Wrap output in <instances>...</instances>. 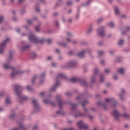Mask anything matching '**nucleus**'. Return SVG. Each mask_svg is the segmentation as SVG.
<instances>
[{
    "label": "nucleus",
    "instance_id": "864d4df0",
    "mask_svg": "<svg viewBox=\"0 0 130 130\" xmlns=\"http://www.w3.org/2000/svg\"><path fill=\"white\" fill-rule=\"evenodd\" d=\"M79 17H80V12H79L77 13L76 16L75 17V19L76 20H78V19H79Z\"/></svg>",
    "mask_w": 130,
    "mask_h": 130
},
{
    "label": "nucleus",
    "instance_id": "bf43d9fd",
    "mask_svg": "<svg viewBox=\"0 0 130 130\" xmlns=\"http://www.w3.org/2000/svg\"><path fill=\"white\" fill-rule=\"evenodd\" d=\"M111 71L109 69H106L105 70V73H106V74H109V73H110Z\"/></svg>",
    "mask_w": 130,
    "mask_h": 130
},
{
    "label": "nucleus",
    "instance_id": "5fc2aeb1",
    "mask_svg": "<svg viewBox=\"0 0 130 130\" xmlns=\"http://www.w3.org/2000/svg\"><path fill=\"white\" fill-rule=\"evenodd\" d=\"M98 46H103L104 45V44L103 43V42H100L98 43Z\"/></svg>",
    "mask_w": 130,
    "mask_h": 130
},
{
    "label": "nucleus",
    "instance_id": "4be33fe9",
    "mask_svg": "<svg viewBox=\"0 0 130 130\" xmlns=\"http://www.w3.org/2000/svg\"><path fill=\"white\" fill-rule=\"evenodd\" d=\"M98 105H102V106L104 108L105 110H107V106H106V104L104 102H102L101 101H99L97 103Z\"/></svg>",
    "mask_w": 130,
    "mask_h": 130
},
{
    "label": "nucleus",
    "instance_id": "4c0bfd02",
    "mask_svg": "<svg viewBox=\"0 0 130 130\" xmlns=\"http://www.w3.org/2000/svg\"><path fill=\"white\" fill-rule=\"evenodd\" d=\"M98 52L99 56H100V55H103V54H105V51H98Z\"/></svg>",
    "mask_w": 130,
    "mask_h": 130
},
{
    "label": "nucleus",
    "instance_id": "a18cd8bd",
    "mask_svg": "<svg viewBox=\"0 0 130 130\" xmlns=\"http://www.w3.org/2000/svg\"><path fill=\"white\" fill-rule=\"evenodd\" d=\"M67 34L69 36V37H73V36H74V34H73L71 32H68Z\"/></svg>",
    "mask_w": 130,
    "mask_h": 130
},
{
    "label": "nucleus",
    "instance_id": "bb28decb",
    "mask_svg": "<svg viewBox=\"0 0 130 130\" xmlns=\"http://www.w3.org/2000/svg\"><path fill=\"white\" fill-rule=\"evenodd\" d=\"M119 96L120 97V100H121L122 101H125V100H126V98L123 94L119 93Z\"/></svg>",
    "mask_w": 130,
    "mask_h": 130
},
{
    "label": "nucleus",
    "instance_id": "603ef678",
    "mask_svg": "<svg viewBox=\"0 0 130 130\" xmlns=\"http://www.w3.org/2000/svg\"><path fill=\"white\" fill-rule=\"evenodd\" d=\"M54 23L55 24L56 27H59V23L58 22V21L55 20L54 21Z\"/></svg>",
    "mask_w": 130,
    "mask_h": 130
},
{
    "label": "nucleus",
    "instance_id": "58836bf2",
    "mask_svg": "<svg viewBox=\"0 0 130 130\" xmlns=\"http://www.w3.org/2000/svg\"><path fill=\"white\" fill-rule=\"evenodd\" d=\"M100 82H104V76L102 75H100Z\"/></svg>",
    "mask_w": 130,
    "mask_h": 130
},
{
    "label": "nucleus",
    "instance_id": "4468645a",
    "mask_svg": "<svg viewBox=\"0 0 130 130\" xmlns=\"http://www.w3.org/2000/svg\"><path fill=\"white\" fill-rule=\"evenodd\" d=\"M113 115L114 116L115 120H119V112L118 110L115 109L112 112Z\"/></svg>",
    "mask_w": 130,
    "mask_h": 130
},
{
    "label": "nucleus",
    "instance_id": "ea45409f",
    "mask_svg": "<svg viewBox=\"0 0 130 130\" xmlns=\"http://www.w3.org/2000/svg\"><path fill=\"white\" fill-rule=\"evenodd\" d=\"M30 55H31V58H35V57H36V56L37 55H36V53L32 52V53H31Z\"/></svg>",
    "mask_w": 130,
    "mask_h": 130
},
{
    "label": "nucleus",
    "instance_id": "473e14b6",
    "mask_svg": "<svg viewBox=\"0 0 130 130\" xmlns=\"http://www.w3.org/2000/svg\"><path fill=\"white\" fill-rule=\"evenodd\" d=\"M115 13L116 15H120L119 8L118 7H115L114 8Z\"/></svg>",
    "mask_w": 130,
    "mask_h": 130
},
{
    "label": "nucleus",
    "instance_id": "aec40b11",
    "mask_svg": "<svg viewBox=\"0 0 130 130\" xmlns=\"http://www.w3.org/2000/svg\"><path fill=\"white\" fill-rule=\"evenodd\" d=\"M77 55L78 56V57H79V58H84L85 56V52H84V50L77 53Z\"/></svg>",
    "mask_w": 130,
    "mask_h": 130
},
{
    "label": "nucleus",
    "instance_id": "c03bdc74",
    "mask_svg": "<svg viewBox=\"0 0 130 130\" xmlns=\"http://www.w3.org/2000/svg\"><path fill=\"white\" fill-rule=\"evenodd\" d=\"M67 6H72L73 5V1L70 0L67 3Z\"/></svg>",
    "mask_w": 130,
    "mask_h": 130
},
{
    "label": "nucleus",
    "instance_id": "39448f33",
    "mask_svg": "<svg viewBox=\"0 0 130 130\" xmlns=\"http://www.w3.org/2000/svg\"><path fill=\"white\" fill-rule=\"evenodd\" d=\"M68 77L67 76H66V74L63 73H59L57 75V77L56 78V81L58 82L56 83L50 89V92H53V91H55L56 89V88H58V87L59 86V81L61 80V79H67Z\"/></svg>",
    "mask_w": 130,
    "mask_h": 130
},
{
    "label": "nucleus",
    "instance_id": "dca6fc26",
    "mask_svg": "<svg viewBox=\"0 0 130 130\" xmlns=\"http://www.w3.org/2000/svg\"><path fill=\"white\" fill-rule=\"evenodd\" d=\"M78 83H80V84H81V85H83L85 87H87L88 85V83L87 82V80H86V79L84 78H79V80L78 81Z\"/></svg>",
    "mask_w": 130,
    "mask_h": 130
},
{
    "label": "nucleus",
    "instance_id": "a19ab883",
    "mask_svg": "<svg viewBox=\"0 0 130 130\" xmlns=\"http://www.w3.org/2000/svg\"><path fill=\"white\" fill-rule=\"evenodd\" d=\"M25 13H26V10H25V9L24 8L21 9V10H20L21 15H24Z\"/></svg>",
    "mask_w": 130,
    "mask_h": 130
},
{
    "label": "nucleus",
    "instance_id": "1a4fd4ad",
    "mask_svg": "<svg viewBox=\"0 0 130 130\" xmlns=\"http://www.w3.org/2000/svg\"><path fill=\"white\" fill-rule=\"evenodd\" d=\"M25 120V117L24 116H22L21 118H20L17 121V123L18 124H20L19 127L16 128H18V130L19 129H22V130H26L27 127L25 126V125L22 124V123H23V121Z\"/></svg>",
    "mask_w": 130,
    "mask_h": 130
},
{
    "label": "nucleus",
    "instance_id": "7ed1b4c3",
    "mask_svg": "<svg viewBox=\"0 0 130 130\" xmlns=\"http://www.w3.org/2000/svg\"><path fill=\"white\" fill-rule=\"evenodd\" d=\"M22 91H23V87L20 85H15V92L18 98H19V102L22 104L25 100L28 99V97L24 96L22 94Z\"/></svg>",
    "mask_w": 130,
    "mask_h": 130
},
{
    "label": "nucleus",
    "instance_id": "6e6d98bb",
    "mask_svg": "<svg viewBox=\"0 0 130 130\" xmlns=\"http://www.w3.org/2000/svg\"><path fill=\"white\" fill-rule=\"evenodd\" d=\"M13 21L14 22H18V21H19V19H18V17H17L16 16H14L13 17Z\"/></svg>",
    "mask_w": 130,
    "mask_h": 130
},
{
    "label": "nucleus",
    "instance_id": "49530a36",
    "mask_svg": "<svg viewBox=\"0 0 130 130\" xmlns=\"http://www.w3.org/2000/svg\"><path fill=\"white\" fill-rule=\"evenodd\" d=\"M36 79H37V76H35L31 80V83H32V84H34V83L35 82V80H36Z\"/></svg>",
    "mask_w": 130,
    "mask_h": 130
},
{
    "label": "nucleus",
    "instance_id": "de8ad7c7",
    "mask_svg": "<svg viewBox=\"0 0 130 130\" xmlns=\"http://www.w3.org/2000/svg\"><path fill=\"white\" fill-rule=\"evenodd\" d=\"M58 60L61 61L62 59H63V57L60 55H59V56L57 58Z\"/></svg>",
    "mask_w": 130,
    "mask_h": 130
},
{
    "label": "nucleus",
    "instance_id": "09e8293b",
    "mask_svg": "<svg viewBox=\"0 0 130 130\" xmlns=\"http://www.w3.org/2000/svg\"><path fill=\"white\" fill-rule=\"evenodd\" d=\"M116 61L118 62H121V61H122V59H121V57H117L116 58Z\"/></svg>",
    "mask_w": 130,
    "mask_h": 130
},
{
    "label": "nucleus",
    "instance_id": "f8f14e48",
    "mask_svg": "<svg viewBox=\"0 0 130 130\" xmlns=\"http://www.w3.org/2000/svg\"><path fill=\"white\" fill-rule=\"evenodd\" d=\"M105 101L107 103H108V102L112 103L113 104L111 106L112 107H116L117 106V101L114 98L106 99Z\"/></svg>",
    "mask_w": 130,
    "mask_h": 130
},
{
    "label": "nucleus",
    "instance_id": "6e6552de",
    "mask_svg": "<svg viewBox=\"0 0 130 130\" xmlns=\"http://www.w3.org/2000/svg\"><path fill=\"white\" fill-rule=\"evenodd\" d=\"M77 125L79 127V129L84 128V130H89V125L85 123L83 120H80L77 122Z\"/></svg>",
    "mask_w": 130,
    "mask_h": 130
},
{
    "label": "nucleus",
    "instance_id": "f03ea898",
    "mask_svg": "<svg viewBox=\"0 0 130 130\" xmlns=\"http://www.w3.org/2000/svg\"><path fill=\"white\" fill-rule=\"evenodd\" d=\"M28 39L29 41L31 42H34L36 44L37 43H44V42H47L48 44H51L52 43V40L50 39H48L47 40L45 39V38H43L40 39L39 37H37L33 35H31L29 37Z\"/></svg>",
    "mask_w": 130,
    "mask_h": 130
},
{
    "label": "nucleus",
    "instance_id": "423d86ee",
    "mask_svg": "<svg viewBox=\"0 0 130 130\" xmlns=\"http://www.w3.org/2000/svg\"><path fill=\"white\" fill-rule=\"evenodd\" d=\"M88 103H89V102L88 100H86L83 101L82 104V106L86 113L85 114L83 113H81L80 111H78L74 115V117H86V116H87V113L88 112V110L87 108H86V107H85V105H86V104H88Z\"/></svg>",
    "mask_w": 130,
    "mask_h": 130
},
{
    "label": "nucleus",
    "instance_id": "0eeeda50",
    "mask_svg": "<svg viewBox=\"0 0 130 130\" xmlns=\"http://www.w3.org/2000/svg\"><path fill=\"white\" fill-rule=\"evenodd\" d=\"M11 41L10 38H7L2 43H0V54H4L5 52V48L6 47V45L7 42H10Z\"/></svg>",
    "mask_w": 130,
    "mask_h": 130
},
{
    "label": "nucleus",
    "instance_id": "774afa93",
    "mask_svg": "<svg viewBox=\"0 0 130 130\" xmlns=\"http://www.w3.org/2000/svg\"><path fill=\"white\" fill-rule=\"evenodd\" d=\"M3 21H4V16H1L0 17V24L2 23V22H3Z\"/></svg>",
    "mask_w": 130,
    "mask_h": 130
},
{
    "label": "nucleus",
    "instance_id": "e2e57ef3",
    "mask_svg": "<svg viewBox=\"0 0 130 130\" xmlns=\"http://www.w3.org/2000/svg\"><path fill=\"white\" fill-rule=\"evenodd\" d=\"M55 52L58 53V54H60V51L58 49H55Z\"/></svg>",
    "mask_w": 130,
    "mask_h": 130
},
{
    "label": "nucleus",
    "instance_id": "412c9836",
    "mask_svg": "<svg viewBox=\"0 0 130 130\" xmlns=\"http://www.w3.org/2000/svg\"><path fill=\"white\" fill-rule=\"evenodd\" d=\"M58 114H61V115H64V114H66V113L64 112H63L61 110H59L58 111L56 112L55 114H54L53 115V117H56V116H57V115H58Z\"/></svg>",
    "mask_w": 130,
    "mask_h": 130
},
{
    "label": "nucleus",
    "instance_id": "2eb2a0df",
    "mask_svg": "<svg viewBox=\"0 0 130 130\" xmlns=\"http://www.w3.org/2000/svg\"><path fill=\"white\" fill-rule=\"evenodd\" d=\"M98 74H99V70H98L97 69H95L94 70L93 75L91 79V83H95V81H96V77H97Z\"/></svg>",
    "mask_w": 130,
    "mask_h": 130
},
{
    "label": "nucleus",
    "instance_id": "37998d69",
    "mask_svg": "<svg viewBox=\"0 0 130 130\" xmlns=\"http://www.w3.org/2000/svg\"><path fill=\"white\" fill-rule=\"evenodd\" d=\"M104 20V19H103V18H100L98 20V24H100V23H101L102 22H103V21Z\"/></svg>",
    "mask_w": 130,
    "mask_h": 130
},
{
    "label": "nucleus",
    "instance_id": "5701e85b",
    "mask_svg": "<svg viewBox=\"0 0 130 130\" xmlns=\"http://www.w3.org/2000/svg\"><path fill=\"white\" fill-rule=\"evenodd\" d=\"M43 101L44 103H49V104H50L51 105H52V106H55V105H56V104H55L54 102H50L49 100L46 99H44Z\"/></svg>",
    "mask_w": 130,
    "mask_h": 130
},
{
    "label": "nucleus",
    "instance_id": "6ab92c4d",
    "mask_svg": "<svg viewBox=\"0 0 130 130\" xmlns=\"http://www.w3.org/2000/svg\"><path fill=\"white\" fill-rule=\"evenodd\" d=\"M92 31H93V25L90 24L86 30V34L88 35H89V34H91V33H92Z\"/></svg>",
    "mask_w": 130,
    "mask_h": 130
},
{
    "label": "nucleus",
    "instance_id": "9d476101",
    "mask_svg": "<svg viewBox=\"0 0 130 130\" xmlns=\"http://www.w3.org/2000/svg\"><path fill=\"white\" fill-rule=\"evenodd\" d=\"M32 103L35 108L34 113H36L37 111H40V109H41V108L40 107L39 103H38V101L37 100H32Z\"/></svg>",
    "mask_w": 130,
    "mask_h": 130
},
{
    "label": "nucleus",
    "instance_id": "e433bc0d",
    "mask_svg": "<svg viewBox=\"0 0 130 130\" xmlns=\"http://www.w3.org/2000/svg\"><path fill=\"white\" fill-rule=\"evenodd\" d=\"M122 116L123 117H124L125 118H127V119H129V118H130V116L128 115L127 114H125V113L123 114L122 115Z\"/></svg>",
    "mask_w": 130,
    "mask_h": 130
},
{
    "label": "nucleus",
    "instance_id": "69168bd1",
    "mask_svg": "<svg viewBox=\"0 0 130 130\" xmlns=\"http://www.w3.org/2000/svg\"><path fill=\"white\" fill-rule=\"evenodd\" d=\"M33 130L38 129V125H36L33 127Z\"/></svg>",
    "mask_w": 130,
    "mask_h": 130
},
{
    "label": "nucleus",
    "instance_id": "c756f323",
    "mask_svg": "<svg viewBox=\"0 0 130 130\" xmlns=\"http://www.w3.org/2000/svg\"><path fill=\"white\" fill-rule=\"evenodd\" d=\"M83 51L84 53H88L90 56H92V50H91V49H84Z\"/></svg>",
    "mask_w": 130,
    "mask_h": 130
},
{
    "label": "nucleus",
    "instance_id": "7c9ffc66",
    "mask_svg": "<svg viewBox=\"0 0 130 130\" xmlns=\"http://www.w3.org/2000/svg\"><path fill=\"white\" fill-rule=\"evenodd\" d=\"M17 118V114H12L9 116V118L10 120H14V119Z\"/></svg>",
    "mask_w": 130,
    "mask_h": 130
},
{
    "label": "nucleus",
    "instance_id": "f3484780",
    "mask_svg": "<svg viewBox=\"0 0 130 130\" xmlns=\"http://www.w3.org/2000/svg\"><path fill=\"white\" fill-rule=\"evenodd\" d=\"M45 72H43L41 74V76L40 77V79H41L40 81V84H43L44 83V78H45Z\"/></svg>",
    "mask_w": 130,
    "mask_h": 130
},
{
    "label": "nucleus",
    "instance_id": "2f4dec72",
    "mask_svg": "<svg viewBox=\"0 0 130 130\" xmlns=\"http://www.w3.org/2000/svg\"><path fill=\"white\" fill-rule=\"evenodd\" d=\"M58 44L61 45L64 48H68L69 47V45H68L67 43H58Z\"/></svg>",
    "mask_w": 130,
    "mask_h": 130
},
{
    "label": "nucleus",
    "instance_id": "8fccbe9b",
    "mask_svg": "<svg viewBox=\"0 0 130 130\" xmlns=\"http://www.w3.org/2000/svg\"><path fill=\"white\" fill-rule=\"evenodd\" d=\"M66 96H68V97H71L72 96V92L69 91L66 92Z\"/></svg>",
    "mask_w": 130,
    "mask_h": 130
},
{
    "label": "nucleus",
    "instance_id": "a211bd4d",
    "mask_svg": "<svg viewBox=\"0 0 130 130\" xmlns=\"http://www.w3.org/2000/svg\"><path fill=\"white\" fill-rule=\"evenodd\" d=\"M31 47L30 45H27L25 46H23L21 48L20 51L21 52H24V51H27V50H29V48Z\"/></svg>",
    "mask_w": 130,
    "mask_h": 130
},
{
    "label": "nucleus",
    "instance_id": "cd10ccee",
    "mask_svg": "<svg viewBox=\"0 0 130 130\" xmlns=\"http://www.w3.org/2000/svg\"><path fill=\"white\" fill-rule=\"evenodd\" d=\"M124 45V40L120 39L118 41V45L119 46H122Z\"/></svg>",
    "mask_w": 130,
    "mask_h": 130
},
{
    "label": "nucleus",
    "instance_id": "79ce46f5",
    "mask_svg": "<svg viewBox=\"0 0 130 130\" xmlns=\"http://www.w3.org/2000/svg\"><path fill=\"white\" fill-rule=\"evenodd\" d=\"M5 102L7 104H11V100L9 98H7L5 100Z\"/></svg>",
    "mask_w": 130,
    "mask_h": 130
},
{
    "label": "nucleus",
    "instance_id": "052dcab7",
    "mask_svg": "<svg viewBox=\"0 0 130 130\" xmlns=\"http://www.w3.org/2000/svg\"><path fill=\"white\" fill-rule=\"evenodd\" d=\"M113 79H114V80L116 81V80H118V76H117V75H114Z\"/></svg>",
    "mask_w": 130,
    "mask_h": 130
},
{
    "label": "nucleus",
    "instance_id": "c85d7f7f",
    "mask_svg": "<svg viewBox=\"0 0 130 130\" xmlns=\"http://www.w3.org/2000/svg\"><path fill=\"white\" fill-rule=\"evenodd\" d=\"M125 71V69H124L123 68H119L118 70V73H119V74H121V75H124Z\"/></svg>",
    "mask_w": 130,
    "mask_h": 130
},
{
    "label": "nucleus",
    "instance_id": "13d9d810",
    "mask_svg": "<svg viewBox=\"0 0 130 130\" xmlns=\"http://www.w3.org/2000/svg\"><path fill=\"white\" fill-rule=\"evenodd\" d=\"M121 93H120V94H123L124 95V93H125V89L124 88H121Z\"/></svg>",
    "mask_w": 130,
    "mask_h": 130
},
{
    "label": "nucleus",
    "instance_id": "0e129e2a",
    "mask_svg": "<svg viewBox=\"0 0 130 130\" xmlns=\"http://www.w3.org/2000/svg\"><path fill=\"white\" fill-rule=\"evenodd\" d=\"M21 36L22 37H24V36H29V35H28L27 34H26L25 32L21 34Z\"/></svg>",
    "mask_w": 130,
    "mask_h": 130
},
{
    "label": "nucleus",
    "instance_id": "c9c22d12",
    "mask_svg": "<svg viewBox=\"0 0 130 130\" xmlns=\"http://www.w3.org/2000/svg\"><path fill=\"white\" fill-rule=\"evenodd\" d=\"M41 25H42L41 22L39 21L38 25L36 27V31H37V32H39V31H40L39 30V26H41Z\"/></svg>",
    "mask_w": 130,
    "mask_h": 130
},
{
    "label": "nucleus",
    "instance_id": "393cba45",
    "mask_svg": "<svg viewBox=\"0 0 130 130\" xmlns=\"http://www.w3.org/2000/svg\"><path fill=\"white\" fill-rule=\"evenodd\" d=\"M79 79L80 78L73 77L70 79V81L72 83H77L79 82Z\"/></svg>",
    "mask_w": 130,
    "mask_h": 130
},
{
    "label": "nucleus",
    "instance_id": "680f3d73",
    "mask_svg": "<svg viewBox=\"0 0 130 130\" xmlns=\"http://www.w3.org/2000/svg\"><path fill=\"white\" fill-rule=\"evenodd\" d=\"M36 12H38V13L40 12V8L39 7L36 8Z\"/></svg>",
    "mask_w": 130,
    "mask_h": 130
},
{
    "label": "nucleus",
    "instance_id": "ddd939ff",
    "mask_svg": "<svg viewBox=\"0 0 130 130\" xmlns=\"http://www.w3.org/2000/svg\"><path fill=\"white\" fill-rule=\"evenodd\" d=\"M98 34L101 37H103V36H105V31H104V26H101L98 28L97 29Z\"/></svg>",
    "mask_w": 130,
    "mask_h": 130
},
{
    "label": "nucleus",
    "instance_id": "9b49d317",
    "mask_svg": "<svg viewBox=\"0 0 130 130\" xmlns=\"http://www.w3.org/2000/svg\"><path fill=\"white\" fill-rule=\"evenodd\" d=\"M77 64L78 62L77 61L75 60H72L67 63L66 67L67 68H68V69H74V68L77 66Z\"/></svg>",
    "mask_w": 130,
    "mask_h": 130
},
{
    "label": "nucleus",
    "instance_id": "338daca9",
    "mask_svg": "<svg viewBox=\"0 0 130 130\" xmlns=\"http://www.w3.org/2000/svg\"><path fill=\"white\" fill-rule=\"evenodd\" d=\"M52 67H53L54 68H56V63L54 62H52Z\"/></svg>",
    "mask_w": 130,
    "mask_h": 130
},
{
    "label": "nucleus",
    "instance_id": "20e7f679",
    "mask_svg": "<svg viewBox=\"0 0 130 130\" xmlns=\"http://www.w3.org/2000/svg\"><path fill=\"white\" fill-rule=\"evenodd\" d=\"M56 100H57V101H58V105L61 109V108H62V105H66V104H69V105L71 106L72 110H74V109H76V108H77V107L78 106V104L73 103L72 101H70L68 103L63 101H61L60 96L59 95H57L56 96Z\"/></svg>",
    "mask_w": 130,
    "mask_h": 130
},
{
    "label": "nucleus",
    "instance_id": "a878e982",
    "mask_svg": "<svg viewBox=\"0 0 130 130\" xmlns=\"http://www.w3.org/2000/svg\"><path fill=\"white\" fill-rule=\"evenodd\" d=\"M38 19V18L37 17H35L32 19L28 20L27 21V24H29L30 25V24H32V23H33V22H34V20H35L36 21H37Z\"/></svg>",
    "mask_w": 130,
    "mask_h": 130
},
{
    "label": "nucleus",
    "instance_id": "3c124183",
    "mask_svg": "<svg viewBox=\"0 0 130 130\" xmlns=\"http://www.w3.org/2000/svg\"><path fill=\"white\" fill-rule=\"evenodd\" d=\"M26 89L28 90V91H33V88H32V87H30L29 85H28L26 87Z\"/></svg>",
    "mask_w": 130,
    "mask_h": 130
},
{
    "label": "nucleus",
    "instance_id": "4d7b16f0",
    "mask_svg": "<svg viewBox=\"0 0 130 130\" xmlns=\"http://www.w3.org/2000/svg\"><path fill=\"white\" fill-rule=\"evenodd\" d=\"M88 116L89 119H90V120H92V119H93L94 118V116H92V115H91L90 114H88Z\"/></svg>",
    "mask_w": 130,
    "mask_h": 130
},
{
    "label": "nucleus",
    "instance_id": "72a5a7b5",
    "mask_svg": "<svg viewBox=\"0 0 130 130\" xmlns=\"http://www.w3.org/2000/svg\"><path fill=\"white\" fill-rule=\"evenodd\" d=\"M107 26H109L111 28H114V22L111 21L107 24Z\"/></svg>",
    "mask_w": 130,
    "mask_h": 130
},
{
    "label": "nucleus",
    "instance_id": "b1692460",
    "mask_svg": "<svg viewBox=\"0 0 130 130\" xmlns=\"http://www.w3.org/2000/svg\"><path fill=\"white\" fill-rule=\"evenodd\" d=\"M93 1L94 0H87V1L86 3H83L82 5V6H83V7H89V6L90 5V4H91V3L93 2Z\"/></svg>",
    "mask_w": 130,
    "mask_h": 130
},
{
    "label": "nucleus",
    "instance_id": "f257e3e1",
    "mask_svg": "<svg viewBox=\"0 0 130 130\" xmlns=\"http://www.w3.org/2000/svg\"><path fill=\"white\" fill-rule=\"evenodd\" d=\"M13 56H14V52L10 51L9 52V56L7 58V62L3 64L4 70H10V69H11L12 71H13L11 74V77L12 78H14L15 76H17V75H21V74H24V72L23 71L17 70L15 71V67H11L10 62L12 61V59H13Z\"/></svg>",
    "mask_w": 130,
    "mask_h": 130
},
{
    "label": "nucleus",
    "instance_id": "f704fd0d",
    "mask_svg": "<svg viewBox=\"0 0 130 130\" xmlns=\"http://www.w3.org/2000/svg\"><path fill=\"white\" fill-rule=\"evenodd\" d=\"M126 31H130V26L125 27V30L124 31H122V35H124L125 33H126Z\"/></svg>",
    "mask_w": 130,
    "mask_h": 130
}]
</instances>
